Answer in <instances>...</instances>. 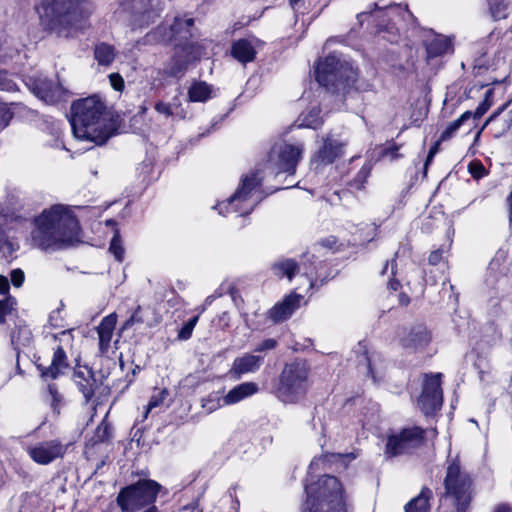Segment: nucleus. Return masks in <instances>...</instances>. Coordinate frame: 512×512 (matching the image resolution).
<instances>
[{"label":"nucleus","instance_id":"obj_19","mask_svg":"<svg viewBox=\"0 0 512 512\" xmlns=\"http://www.w3.org/2000/svg\"><path fill=\"white\" fill-rule=\"evenodd\" d=\"M431 340V335L424 325L412 326L401 337V345L410 350H419L426 347Z\"/></svg>","mask_w":512,"mask_h":512},{"label":"nucleus","instance_id":"obj_16","mask_svg":"<svg viewBox=\"0 0 512 512\" xmlns=\"http://www.w3.org/2000/svg\"><path fill=\"white\" fill-rule=\"evenodd\" d=\"M346 146L347 141L345 139L333 133H328L322 139V145L315 153L313 161L322 165L331 164L344 155Z\"/></svg>","mask_w":512,"mask_h":512},{"label":"nucleus","instance_id":"obj_51","mask_svg":"<svg viewBox=\"0 0 512 512\" xmlns=\"http://www.w3.org/2000/svg\"><path fill=\"white\" fill-rule=\"evenodd\" d=\"M10 289L8 278L0 275V294L6 295L8 294Z\"/></svg>","mask_w":512,"mask_h":512},{"label":"nucleus","instance_id":"obj_50","mask_svg":"<svg viewBox=\"0 0 512 512\" xmlns=\"http://www.w3.org/2000/svg\"><path fill=\"white\" fill-rule=\"evenodd\" d=\"M12 60V55L9 51V48L6 46H3L0 42V62H6Z\"/></svg>","mask_w":512,"mask_h":512},{"label":"nucleus","instance_id":"obj_55","mask_svg":"<svg viewBox=\"0 0 512 512\" xmlns=\"http://www.w3.org/2000/svg\"><path fill=\"white\" fill-rule=\"evenodd\" d=\"M388 285H389L390 289L396 291L400 286V282L396 279H392V280H390Z\"/></svg>","mask_w":512,"mask_h":512},{"label":"nucleus","instance_id":"obj_57","mask_svg":"<svg viewBox=\"0 0 512 512\" xmlns=\"http://www.w3.org/2000/svg\"><path fill=\"white\" fill-rule=\"evenodd\" d=\"M304 274H305L306 276H308L309 281H310V287H312V286H313V281H312V274H313V273H312V270H307V269H305Z\"/></svg>","mask_w":512,"mask_h":512},{"label":"nucleus","instance_id":"obj_26","mask_svg":"<svg viewBox=\"0 0 512 512\" xmlns=\"http://www.w3.org/2000/svg\"><path fill=\"white\" fill-rule=\"evenodd\" d=\"M262 360V357L251 354L238 357L233 362L232 372L237 375L255 372L259 369Z\"/></svg>","mask_w":512,"mask_h":512},{"label":"nucleus","instance_id":"obj_12","mask_svg":"<svg viewBox=\"0 0 512 512\" xmlns=\"http://www.w3.org/2000/svg\"><path fill=\"white\" fill-rule=\"evenodd\" d=\"M352 66H315L317 82L331 92L345 90L353 80Z\"/></svg>","mask_w":512,"mask_h":512},{"label":"nucleus","instance_id":"obj_54","mask_svg":"<svg viewBox=\"0 0 512 512\" xmlns=\"http://www.w3.org/2000/svg\"><path fill=\"white\" fill-rule=\"evenodd\" d=\"M494 512H512V508L506 504L498 505Z\"/></svg>","mask_w":512,"mask_h":512},{"label":"nucleus","instance_id":"obj_30","mask_svg":"<svg viewBox=\"0 0 512 512\" xmlns=\"http://www.w3.org/2000/svg\"><path fill=\"white\" fill-rule=\"evenodd\" d=\"M212 86L204 81H194L188 89L191 102H206L211 98Z\"/></svg>","mask_w":512,"mask_h":512},{"label":"nucleus","instance_id":"obj_17","mask_svg":"<svg viewBox=\"0 0 512 512\" xmlns=\"http://www.w3.org/2000/svg\"><path fill=\"white\" fill-rule=\"evenodd\" d=\"M72 380L78 391L83 395L85 404H88L100 386L94 371L88 366H77L73 371Z\"/></svg>","mask_w":512,"mask_h":512},{"label":"nucleus","instance_id":"obj_27","mask_svg":"<svg viewBox=\"0 0 512 512\" xmlns=\"http://www.w3.org/2000/svg\"><path fill=\"white\" fill-rule=\"evenodd\" d=\"M155 110L166 117H177L179 119H184L186 117V111L182 107L178 96H175L169 103L163 101L157 102L155 104Z\"/></svg>","mask_w":512,"mask_h":512},{"label":"nucleus","instance_id":"obj_64","mask_svg":"<svg viewBox=\"0 0 512 512\" xmlns=\"http://www.w3.org/2000/svg\"><path fill=\"white\" fill-rule=\"evenodd\" d=\"M301 0H290L291 6L295 9Z\"/></svg>","mask_w":512,"mask_h":512},{"label":"nucleus","instance_id":"obj_21","mask_svg":"<svg viewBox=\"0 0 512 512\" xmlns=\"http://www.w3.org/2000/svg\"><path fill=\"white\" fill-rule=\"evenodd\" d=\"M342 41L343 39L339 37L327 39L322 49V55L315 64H348V60L341 51L332 49L334 43Z\"/></svg>","mask_w":512,"mask_h":512},{"label":"nucleus","instance_id":"obj_36","mask_svg":"<svg viewBox=\"0 0 512 512\" xmlns=\"http://www.w3.org/2000/svg\"><path fill=\"white\" fill-rule=\"evenodd\" d=\"M109 251L114 255L117 261L121 262L123 260L124 248L122 246L120 234L117 230L111 239Z\"/></svg>","mask_w":512,"mask_h":512},{"label":"nucleus","instance_id":"obj_62","mask_svg":"<svg viewBox=\"0 0 512 512\" xmlns=\"http://www.w3.org/2000/svg\"><path fill=\"white\" fill-rule=\"evenodd\" d=\"M508 201L510 203V221L512 222V192L509 195Z\"/></svg>","mask_w":512,"mask_h":512},{"label":"nucleus","instance_id":"obj_39","mask_svg":"<svg viewBox=\"0 0 512 512\" xmlns=\"http://www.w3.org/2000/svg\"><path fill=\"white\" fill-rule=\"evenodd\" d=\"M14 304L15 299L12 297L0 301V324L4 323L5 317L11 314Z\"/></svg>","mask_w":512,"mask_h":512},{"label":"nucleus","instance_id":"obj_29","mask_svg":"<svg viewBox=\"0 0 512 512\" xmlns=\"http://www.w3.org/2000/svg\"><path fill=\"white\" fill-rule=\"evenodd\" d=\"M94 57L98 64H111L114 61L123 62V59L115 51L114 47L106 43L96 45Z\"/></svg>","mask_w":512,"mask_h":512},{"label":"nucleus","instance_id":"obj_53","mask_svg":"<svg viewBox=\"0 0 512 512\" xmlns=\"http://www.w3.org/2000/svg\"><path fill=\"white\" fill-rule=\"evenodd\" d=\"M504 108H505V106H503V107L499 108L497 111H495V112H494V113H493V114H492V115H491V116L486 120V122L484 123L483 128H484L485 126H487L491 121H493V120H494V119H495V118L500 114V112H501Z\"/></svg>","mask_w":512,"mask_h":512},{"label":"nucleus","instance_id":"obj_37","mask_svg":"<svg viewBox=\"0 0 512 512\" xmlns=\"http://www.w3.org/2000/svg\"><path fill=\"white\" fill-rule=\"evenodd\" d=\"M371 172V167L369 164H365L357 173L356 177L350 182V186L357 190H361L364 187V184L369 177Z\"/></svg>","mask_w":512,"mask_h":512},{"label":"nucleus","instance_id":"obj_8","mask_svg":"<svg viewBox=\"0 0 512 512\" xmlns=\"http://www.w3.org/2000/svg\"><path fill=\"white\" fill-rule=\"evenodd\" d=\"M444 488V497L454 506L455 512L469 511L472 501V480L458 463L452 462L448 465Z\"/></svg>","mask_w":512,"mask_h":512},{"label":"nucleus","instance_id":"obj_2","mask_svg":"<svg viewBox=\"0 0 512 512\" xmlns=\"http://www.w3.org/2000/svg\"><path fill=\"white\" fill-rule=\"evenodd\" d=\"M71 126L76 138L104 144L117 130L112 114L103 100L92 95L73 102Z\"/></svg>","mask_w":512,"mask_h":512},{"label":"nucleus","instance_id":"obj_4","mask_svg":"<svg viewBox=\"0 0 512 512\" xmlns=\"http://www.w3.org/2000/svg\"><path fill=\"white\" fill-rule=\"evenodd\" d=\"M193 24L194 20L192 18H175L174 23L168 29L159 26L155 31L147 34L146 37L148 41L173 42L175 53L179 57H183L186 63L200 61L207 55L206 45L208 42L199 43L192 40L191 28Z\"/></svg>","mask_w":512,"mask_h":512},{"label":"nucleus","instance_id":"obj_28","mask_svg":"<svg viewBox=\"0 0 512 512\" xmlns=\"http://www.w3.org/2000/svg\"><path fill=\"white\" fill-rule=\"evenodd\" d=\"M271 269L279 278L287 277L289 281L300 271V265L293 259H282L272 264Z\"/></svg>","mask_w":512,"mask_h":512},{"label":"nucleus","instance_id":"obj_15","mask_svg":"<svg viewBox=\"0 0 512 512\" xmlns=\"http://www.w3.org/2000/svg\"><path fill=\"white\" fill-rule=\"evenodd\" d=\"M67 451V445L58 439L39 442L27 448L29 457L40 465H48L58 458H62Z\"/></svg>","mask_w":512,"mask_h":512},{"label":"nucleus","instance_id":"obj_46","mask_svg":"<svg viewBox=\"0 0 512 512\" xmlns=\"http://www.w3.org/2000/svg\"><path fill=\"white\" fill-rule=\"evenodd\" d=\"M164 394H165V391H161V392H159L158 395L152 396V398L150 399V401L147 405L145 417L153 408L158 407L163 402Z\"/></svg>","mask_w":512,"mask_h":512},{"label":"nucleus","instance_id":"obj_33","mask_svg":"<svg viewBox=\"0 0 512 512\" xmlns=\"http://www.w3.org/2000/svg\"><path fill=\"white\" fill-rule=\"evenodd\" d=\"M399 39V30L393 24H388L386 26L380 27L377 31L378 43H380L381 41H387L391 44H395L398 43Z\"/></svg>","mask_w":512,"mask_h":512},{"label":"nucleus","instance_id":"obj_18","mask_svg":"<svg viewBox=\"0 0 512 512\" xmlns=\"http://www.w3.org/2000/svg\"><path fill=\"white\" fill-rule=\"evenodd\" d=\"M302 296L296 293H291L283 299V301L275 304L268 311V318L273 323H280L288 318L300 307Z\"/></svg>","mask_w":512,"mask_h":512},{"label":"nucleus","instance_id":"obj_13","mask_svg":"<svg viewBox=\"0 0 512 512\" xmlns=\"http://www.w3.org/2000/svg\"><path fill=\"white\" fill-rule=\"evenodd\" d=\"M424 430L419 427L403 429L399 434L390 436L386 444V454L397 456L410 453L422 445Z\"/></svg>","mask_w":512,"mask_h":512},{"label":"nucleus","instance_id":"obj_24","mask_svg":"<svg viewBox=\"0 0 512 512\" xmlns=\"http://www.w3.org/2000/svg\"><path fill=\"white\" fill-rule=\"evenodd\" d=\"M425 46L429 58L453 52L452 40L443 35H436L431 40H427Z\"/></svg>","mask_w":512,"mask_h":512},{"label":"nucleus","instance_id":"obj_5","mask_svg":"<svg viewBox=\"0 0 512 512\" xmlns=\"http://www.w3.org/2000/svg\"><path fill=\"white\" fill-rule=\"evenodd\" d=\"M306 501L302 512H347V504L339 480L323 475L305 486Z\"/></svg>","mask_w":512,"mask_h":512},{"label":"nucleus","instance_id":"obj_25","mask_svg":"<svg viewBox=\"0 0 512 512\" xmlns=\"http://www.w3.org/2000/svg\"><path fill=\"white\" fill-rule=\"evenodd\" d=\"M231 52L239 62H252L256 55L255 42L248 39H239L233 43Z\"/></svg>","mask_w":512,"mask_h":512},{"label":"nucleus","instance_id":"obj_63","mask_svg":"<svg viewBox=\"0 0 512 512\" xmlns=\"http://www.w3.org/2000/svg\"><path fill=\"white\" fill-rule=\"evenodd\" d=\"M437 147H438V143H436L433 147H431L430 149V154H436L437 153Z\"/></svg>","mask_w":512,"mask_h":512},{"label":"nucleus","instance_id":"obj_35","mask_svg":"<svg viewBox=\"0 0 512 512\" xmlns=\"http://www.w3.org/2000/svg\"><path fill=\"white\" fill-rule=\"evenodd\" d=\"M320 110L318 108L311 109L303 116L300 126L317 129L322 125V120L319 116Z\"/></svg>","mask_w":512,"mask_h":512},{"label":"nucleus","instance_id":"obj_23","mask_svg":"<svg viewBox=\"0 0 512 512\" xmlns=\"http://www.w3.org/2000/svg\"><path fill=\"white\" fill-rule=\"evenodd\" d=\"M258 391V386L254 382H245L235 386L224 397V405H233L243 399L254 395Z\"/></svg>","mask_w":512,"mask_h":512},{"label":"nucleus","instance_id":"obj_42","mask_svg":"<svg viewBox=\"0 0 512 512\" xmlns=\"http://www.w3.org/2000/svg\"><path fill=\"white\" fill-rule=\"evenodd\" d=\"M13 114L8 108V106L0 102V131L8 126Z\"/></svg>","mask_w":512,"mask_h":512},{"label":"nucleus","instance_id":"obj_14","mask_svg":"<svg viewBox=\"0 0 512 512\" xmlns=\"http://www.w3.org/2000/svg\"><path fill=\"white\" fill-rule=\"evenodd\" d=\"M302 152V145L295 146L287 143L277 144L271 150L269 161L274 164L280 172L293 174Z\"/></svg>","mask_w":512,"mask_h":512},{"label":"nucleus","instance_id":"obj_10","mask_svg":"<svg viewBox=\"0 0 512 512\" xmlns=\"http://www.w3.org/2000/svg\"><path fill=\"white\" fill-rule=\"evenodd\" d=\"M262 180L263 179L259 177L258 172H253L244 176L241 179L240 187L229 198L227 203H221L218 205L219 213L224 214L223 208L227 210L229 207H232L233 211L240 212V215L250 214L254 207L262 200L261 196H256L254 201L246 208L239 207V205L253 198V196L257 193V190L260 188Z\"/></svg>","mask_w":512,"mask_h":512},{"label":"nucleus","instance_id":"obj_47","mask_svg":"<svg viewBox=\"0 0 512 512\" xmlns=\"http://www.w3.org/2000/svg\"><path fill=\"white\" fill-rule=\"evenodd\" d=\"M277 342L274 339H266L260 343L256 348V352H262L264 350H271L276 347Z\"/></svg>","mask_w":512,"mask_h":512},{"label":"nucleus","instance_id":"obj_22","mask_svg":"<svg viewBox=\"0 0 512 512\" xmlns=\"http://www.w3.org/2000/svg\"><path fill=\"white\" fill-rule=\"evenodd\" d=\"M117 323L116 313H111L104 317L97 327V333L99 337V347L102 352L108 350L110 342L113 336V331Z\"/></svg>","mask_w":512,"mask_h":512},{"label":"nucleus","instance_id":"obj_31","mask_svg":"<svg viewBox=\"0 0 512 512\" xmlns=\"http://www.w3.org/2000/svg\"><path fill=\"white\" fill-rule=\"evenodd\" d=\"M431 496L432 491L428 488H423L417 497L406 504L405 512H429V499Z\"/></svg>","mask_w":512,"mask_h":512},{"label":"nucleus","instance_id":"obj_41","mask_svg":"<svg viewBox=\"0 0 512 512\" xmlns=\"http://www.w3.org/2000/svg\"><path fill=\"white\" fill-rule=\"evenodd\" d=\"M145 319L142 313V309L140 306H138L135 311L132 313L129 319L126 320V322L123 325L124 329L130 328L135 324H141L144 323Z\"/></svg>","mask_w":512,"mask_h":512},{"label":"nucleus","instance_id":"obj_48","mask_svg":"<svg viewBox=\"0 0 512 512\" xmlns=\"http://www.w3.org/2000/svg\"><path fill=\"white\" fill-rule=\"evenodd\" d=\"M443 250L438 249L432 251L429 255L428 261L431 265H437L442 260Z\"/></svg>","mask_w":512,"mask_h":512},{"label":"nucleus","instance_id":"obj_44","mask_svg":"<svg viewBox=\"0 0 512 512\" xmlns=\"http://www.w3.org/2000/svg\"><path fill=\"white\" fill-rule=\"evenodd\" d=\"M11 282L15 287H21L25 280L24 272L17 268L13 269L10 273Z\"/></svg>","mask_w":512,"mask_h":512},{"label":"nucleus","instance_id":"obj_56","mask_svg":"<svg viewBox=\"0 0 512 512\" xmlns=\"http://www.w3.org/2000/svg\"><path fill=\"white\" fill-rule=\"evenodd\" d=\"M399 301H400L401 305H408L410 302V299L406 294H401L399 296Z\"/></svg>","mask_w":512,"mask_h":512},{"label":"nucleus","instance_id":"obj_40","mask_svg":"<svg viewBox=\"0 0 512 512\" xmlns=\"http://www.w3.org/2000/svg\"><path fill=\"white\" fill-rule=\"evenodd\" d=\"M198 321V317L195 316L186 322L183 327L180 329L178 333V338L180 340H187L191 337L193 329Z\"/></svg>","mask_w":512,"mask_h":512},{"label":"nucleus","instance_id":"obj_20","mask_svg":"<svg viewBox=\"0 0 512 512\" xmlns=\"http://www.w3.org/2000/svg\"><path fill=\"white\" fill-rule=\"evenodd\" d=\"M68 360L64 349L58 346L54 351L51 364L48 367L38 365L43 378L56 379L68 367Z\"/></svg>","mask_w":512,"mask_h":512},{"label":"nucleus","instance_id":"obj_58","mask_svg":"<svg viewBox=\"0 0 512 512\" xmlns=\"http://www.w3.org/2000/svg\"><path fill=\"white\" fill-rule=\"evenodd\" d=\"M143 512H160V511L155 505H152L149 508L145 509Z\"/></svg>","mask_w":512,"mask_h":512},{"label":"nucleus","instance_id":"obj_1","mask_svg":"<svg viewBox=\"0 0 512 512\" xmlns=\"http://www.w3.org/2000/svg\"><path fill=\"white\" fill-rule=\"evenodd\" d=\"M79 231V222L72 211L56 204L34 219L31 240L41 250H58L78 241Z\"/></svg>","mask_w":512,"mask_h":512},{"label":"nucleus","instance_id":"obj_60","mask_svg":"<svg viewBox=\"0 0 512 512\" xmlns=\"http://www.w3.org/2000/svg\"><path fill=\"white\" fill-rule=\"evenodd\" d=\"M434 155L435 154H430V152L428 153V156H427L426 161H425V167H427L428 164L432 161Z\"/></svg>","mask_w":512,"mask_h":512},{"label":"nucleus","instance_id":"obj_32","mask_svg":"<svg viewBox=\"0 0 512 512\" xmlns=\"http://www.w3.org/2000/svg\"><path fill=\"white\" fill-rule=\"evenodd\" d=\"M472 119V112L466 111L464 112L458 119L450 122L445 130L440 135L439 141H447L451 139L457 131L460 129L462 125H464L467 121Z\"/></svg>","mask_w":512,"mask_h":512},{"label":"nucleus","instance_id":"obj_59","mask_svg":"<svg viewBox=\"0 0 512 512\" xmlns=\"http://www.w3.org/2000/svg\"><path fill=\"white\" fill-rule=\"evenodd\" d=\"M398 150V148L395 146L393 148H390L387 150V153H390L392 157H396V151Z\"/></svg>","mask_w":512,"mask_h":512},{"label":"nucleus","instance_id":"obj_43","mask_svg":"<svg viewBox=\"0 0 512 512\" xmlns=\"http://www.w3.org/2000/svg\"><path fill=\"white\" fill-rule=\"evenodd\" d=\"M110 85L116 91H123L124 89V79L119 73H111L108 76Z\"/></svg>","mask_w":512,"mask_h":512},{"label":"nucleus","instance_id":"obj_61","mask_svg":"<svg viewBox=\"0 0 512 512\" xmlns=\"http://www.w3.org/2000/svg\"><path fill=\"white\" fill-rule=\"evenodd\" d=\"M434 155L435 154H430V152L428 153V156H427L426 161H425V167H427L428 164L432 161Z\"/></svg>","mask_w":512,"mask_h":512},{"label":"nucleus","instance_id":"obj_7","mask_svg":"<svg viewBox=\"0 0 512 512\" xmlns=\"http://www.w3.org/2000/svg\"><path fill=\"white\" fill-rule=\"evenodd\" d=\"M162 486L151 479H140L122 488L116 498L122 512H138L154 505Z\"/></svg>","mask_w":512,"mask_h":512},{"label":"nucleus","instance_id":"obj_6","mask_svg":"<svg viewBox=\"0 0 512 512\" xmlns=\"http://www.w3.org/2000/svg\"><path fill=\"white\" fill-rule=\"evenodd\" d=\"M309 371L303 359L286 364L275 389L276 397L285 404H296L303 400L309 388Z\"/></svg>","mask_w":512,"mask_h":512},{"label":"nucleus","instance_id":"obj_34","mask_svg":"<svg viewBox=\"0 0 512 512\" xmlns=\"http://www.w3.org/2000/svg\"><path fill=\"white\" fill-rule=\"evenodd\" d=\"M490 11L495 20L505 19L508 16V0H489Z\"/></svg>","mask_w":512,"mask_h":512},{"label":"nucleus","instance_id":"obj_52","mask_svg":"<svg viewBox=\"0 0 512 512\" xmlns=\"http://www.w3.org/2000/svg\"><path fill=\"white\" fill-rule=\"evenodd\" d=\"M483 170L484 168L480 163L470 165V172L474 177H480Z\"/></svg>","mask_w":512,"mask_h":512},{"label":"nucleus","instance_id":"obj_9","mask_svg":"<svg viewBox=\"0 0 512 512\" xmlns=\"http://www.w3.org/2000/svg\"><path fill=\"white\" fill-rule=\"evenodd\" d=\"M158 3L159 0H120L114 17L132 29L143 28L159 16V9L155 7Z\"/></svg>","mask_w":512,"mask_h":512},{"label":"nucleus","instance_id":"obj_3","mask_svg":"<svg viewBox=\"0 0 512 512\" xmlns=\"http://www.w3.org/2000/svg\"><path fill=\"white\" fill-rule=\"evenodd\" d=\"M94 10L89 0H41L36 7L41 24L59 35L67 28H78L82 20L88 18Z\"/></svg>","mask_w":512,"mask_h":512},{"label":"nucleus","instance_id":"obj_45","mask_svg":"<svg viewBox=\"0 0 512 512\" xmlns=\"http://www.w3.org/2000/svg\"><path fill=\"white\" fill-rule=\"evenodd\" d=\"M491 103L487 97L479 104L474 113H472V119L476 120L481 118L487 110L490 108Z\"/></svg>","mask_w":512,"mask_h":512},{"label":"nucleus","instance_id":"obj_49","mask_svg":"<svg viewBox=\"0 0 512 512\" xmlns=\"http://www.w3.org/2000/svg\"><path fill=\"white\" fill-rule=\"evenodd\" d=\"M48 389H49V393L51 394L52 399H53V405H56L57 403H59L62 400V396L57 391V388L54 384L49 385Z\"/></svg>","mask_w":512,"mask_h":512},{"label":"nucleus","instance_id":"obj_11","mask_svg":"<svg viewBox=\"0 0 512 512\" xmlns=\"http://www.w3.org/2000/svg\"><path fill=\"white\" fill-rule=\"evenodd\" d=\"M441 373L425 374L422 393L418 398V406L426 415H433L439 411L443 403L441 388Z\"/></svg>","mask_w":512,"mask_h":512},{"label":"nucleus","instance_id":"obj_38","mask_svg":"<svg viewBox=\"0 0 512 512\" xmlns=\"http://www.w3.org/2000/svg\"><path fill=\"white\" fill-rule=\"evenodd\" d=\"M111 438V427L109 424L102 422L95 430L93 440L95 443H104Z\"/></svg>","mask_w":512,"mask_h":512}]
</instances>
